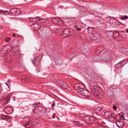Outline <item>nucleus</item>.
<instances>
[{
    "label": "nucleus",
    "mask_w": 128,
    "mask_h": 128,
    "mask_svg": "<svg viewBox=\"0 0 128 128\" xmlns=\"http://www.w3.org/2000/svg\"><path fill=\"white\" fill-rule=\"evenodd\" d=\"M111 115V117H112V118L114 115V114H110Z\"/></svg>",
    "instance_id": "39"
},
{
    "label": "nucleus",
    "mask_w": 128,
    "mask_h": 128,
    "mask_svg": "<svg viewBox=\"0 0 128 128\" xmlns=\"http://www.w3.org/2000/svg\"><path fill=\"white\" fill-rule=\"evenodd\" d=\"M77 29V30H78V31H80V30L81 29L80 28H77L76 27H75Z\"/></svg>",
    "instance_id": "40"
},
{
    "label": "nucleus",
    "mask_w": 128,
    "mask_h": 128,
    "mask_svg": "<svg viewBox=\"0 0 128 128\" xmlns=\"http://www.w3.org/2000/svg\"><path fill=\"white\" fill-rule=\"evenodd\" d=\"M42 108L40 106H38L34 110V112L37 115L46 117L48 116L47 112L44 109Z\"/></svg>",
    "instance_id": "2"
},
{
    "label": "nucleus",
    "mask_w": 128,
    "mask_h": 128,
    "mask_svg": "<svg viewBox=\"0 0 128 128\" xmlns=\"http://www.w3.org/2000/svg\"><path fill=\"white\" fill-rule=\"evenodd\" d=\"M122 51L125 53V54H128V49L127 48H122Z\"/></svg>",
    "instance_id": "19"
},
{
    "label": "nucleus",
    "mask_w": 128,
    "mask_h": 128,
    "mask_svg": "<svg viewBox=\"0 0 128 128\" xmlns=\"http://www.w3.org/2000/svg\"><path fill=\"white\" fill-rule=\"evenodd\" d=\"M10 38H9L7 37V38H6L5 39V40L6 41V42H8L10 40Z\"/></svg>",
    "instance_id": "31"
},
{
    "label": "nucleus",
    "mask_w": 128,
    "mask_h": 128,
    "mask_svg": "<svg viewBox=\"0 0 128 128\" xmlns=\"http://www.w3.org/2000/svg\"><path fill=\"white\" fill-rule=\"evenodd\" d=\"M39 124V122L38 120L36 118L32 119V126H36Z\"/></svg>",
    "instance_id": "10"
},
{
    "label": "nucleus",
    "mask_w": 128,
    "mask_h": 128,
    "mask_svg": "<svg viewBox=\"0 0 128 128\" xmlns=\"http://www.w3.org/2000/svg\"><path fill=\"white\" fill-rule=\"evenodd\" d=\"M119 116H120V114H119Z\"/></svg>",
    "instance_id": "55"
},
{
    "label": "nucleus",
    "mask_w": 128,
    "mask_h": 128,
    "mask_svg": "<svg viewBox=\"0 0 128 128\" xmlns=\"http://www.w3.org/2000/svg\"><path fill=\"white\" fill-rule=\"evenodd\" d=\"M2 28V26H0V28Z\"/></svg>",
    "instance_id": "52"
},
{
    "label": "nucleus",
    "mask_w": 128,
    "mask_h": 128,
    "mask_svg": "<svg viewBox=\"0 0 128 128\" xmlns=\"http://www.w3.org/2000/svg\"><path fill=\"white\" fill-rule=\"evenodd\" d=\"M58 126V125H56V126Z\"/></svg>",
    "instance_id": "54"
},
{
    "label": "nucleus",
    "mask_w": 128,
    "mask_h": 128,
    "mask_svg": "<svg viewBox=\"0 0 128 128\" xmlns=\"http://www.w3.org/2000/svg\"><path fill=\"white\" fill-rule=\"evenodd\" d=\"M73 58H70L71 59H72Z\"/></svg>",
    "instance_id": "53"
},
{
    "label": "nucleus",
    "mask_w": 128,
    "mask_h": 128,
    "mask_svg": "<svg viewBox=\"0 0 128 128\" xmlns=\"http://www.w3.org/2000/svg\"><path fill=\"white\" fill-rule=\"evenodd\" d=\"M0 12H3L4 13V12H3L1 10H0Z\"/></svg>",
    "instance_id": "45"
},
{
    "label": "nucleus",
    "mask_w": 128,
    "mask_h": 128,
    "mask_svg": "<svg viewBox=\"0 0 128 128\" xmlns=\"http://www.w3.org/2000/svg\"><path fill=\"white\" fill-rule=\"evenodd\" d=\"M126 32L127 33H128V29L127 30Z\"/></svg>",
    "instance_id": "49"
},
{
    "label": "nucleus",
    "mask_w": 128,
    "mask_h": 128,
    "mask_svg": "<svg viewBox=\"0 0 128 128\" xmlns=\"http://www.w3.org/2000/svg\"><path fill=\"white\" fill-rule=\"evenodd\" d=\"M1 118L2 119L5 120H7L8 121H10V119L9 118V117L8 116L6 115L2 116H1Z\"/></svg>",
    "instance_id": "13"
},
{
    "label": "nucleus",
    "mask_w": 128,
    "mask_h": 128,
    "mask_svg": "<svg viewBox=\"0 0 128 128\" xmlns=\"http://www.w3.org/2000/svg\"><path fill=\"white\" fill-rule=\"evenodd\" d=\"M14 11L15 12H16L17 13V14H18V11L19 12H20V10L18 9L17 10H15Z\"/></svg>",
    "instance_id": "36"
},
{
    "label": "nucleus",
    "mask_w": 128,
    "mask_h": 128,
    "mask_svg": "<svg viewBox=\"0 0 128 128\" xmlns=\"http://www.w3.org/2000/svg\"><path fill=\"white\" fill-rule=\"evenodd\" d=\"M10 97L8 96H3L0 100V101L2 103L3 105L7 104L9 102Z\"/></svg>",
    "instance_id": "5"
},
{
    "label": "nucleus",
    "mask_w": 128,
    "mask_h": 128,
    "mask_svg": "<svg viewBox=\"0 0 128 128\" xmlns=\"http://www.w3.org/2000/svg\"><path fill=\"white\" fill-rule=\"evenodd\" d=\"M99 37V34L98 33H94L90 35V38L93 40H95L98 39Z\"/></svg>",
    "instance_id": "7"
},
{
    "label": "nucleus",
    "mask_w": 128,
    "mask_h": 128,
    "mask_svg": "<svg viewBox=\"0 0 128 128\" xmlns=\"http://www.w3.org/2000/svg\"><path fill=\"white\" fill-rule=\"evenodd\" d=\"M58 85L60 87L67 90V89L68 87V86L62 80L58 82Z\"/></svg>",
    "instance_id": "4"
},
{
    "label": "nucleus",
    "mask_w": 128,
    "mask_h": 128,
    "mask_svg": "<svg viewBox=\"0 0 128 128\" xmlns=\"http://www.w3.org/2000/svg\"><path fill=\"white\" fill-rule=\"evenodd\" d=\"M113 108L115 110H116V109H117L116 106H113Z\"/></svg>",
    "instance_id": "38"
},
{
    "label": "nucleus",
    "mask_w": 128,
    "mask_h": 128,
    "mask_svg": "<svg viewBox=\"0 0 128 128\" xmlns=\"http://www.w3.org/2000/svg\"><path fill=\"white\" fill-rule=\"evenodd\" d=\"M102 49H100V48H96V52L100 54L102 52Z\"/></svg>",
    "instance_id": "22"
},
{
    "label": "nucleus",
    "mask_w": 128,
    "mask_h": 128,
    "mask_svg": "<svg viewBox=\"0 0 128 128\" xmlns=\"http://www.w3.org/2000/svg\"><path fill=\"white\" fill-rule=\"evenodd\" d=\"M5 12H7V11H5Z\"/></svg>",
    "instance_id": "56"
},
{
    "label": "nucleus",
    "mask_w": 128,
    "mask_h": 128,
    "mask_svg": "<svg viewBox=\"0 0 128 128\" xmlns=\"http://www.w3.org/2000/svg\"><path fill=\"white\" fill-rule=\"evenodd\" d=\"M90 116L88 115L85 116L84 118V122H88Z\"/></svg>",
    "instance_id": "16"
},
{
    "label": "nucleus",
    "mask_w": 128,
    "mask_h": 128,
    "mask_svg": "<svg viewBox=\"0 0 128 128\" xmlns=\"http://www.w3.org/2000/svg\"><path fill=\"white\" fill-rule=\"evenodd\" d=\"M123 64H124V62H123Z\"/></svg>",
    "instance_id": "50"
},
{
    "label": "nucleus",
    "mask_w": 128,
    "mask_h": 128,
    "mask_svg": "<svg viewBox=\"0 0 128 128\" xmlns=\"http://www.w3.org/2000/svg\"><path fill=\"white\" fill-rule=\"evenodd\" d=\"M102 125H104L105 124V123L104 122H102Z\"/></svg>",
    "instance_id": "43"
},
{
    "label": "nucleus",
    "mask_w": 128,
    "mask_h": 128,
    "mask_svg": "<svg viewBox=\"0 0 128 128\" xmlns=\"http://www.w3.org/2000/svg\"><path fill=\"white\" fill-rule=\"evenodd\" d=\"M105 114L106 115L108 116V118L109 119H111L112 118V117H111V116L110 114L109 113L107 112H106Z\"/></svg>",
    "instance_id": "23"
},
{
    "label": "nucleus",
    "mask_w": 128,
    "mask_h": 128,
    "mask_svg": "<svg viewBox=\"0 0 128 128\" xmlns=\"http://www.w3.org/2000/svg\"><path fill=\"white\" fill-rule=\"evenodd\" d=\"M38 28H40L41 26H40V25H38Z\"/></svg>",
    "instance_id": "44"
},
{
    "label": "nucleus",
    "mask_w": 128,
    "mask_h": 128,
    "mask_svg": "<svg viewBox=\"0 0 128 128\" xmlns=\"http://www.w3.org/2000/svg\"><path fill=\"white\" fill-rule=\"evenodd\" d=\"M41 18H40V17L38 16L35 18L34 19L36 20V22L37 21L38 22L39 21H41Z\"/></svg>",
    "instance_id": "24"
},
{
    "label": "nucleus",
    "mask_w": 128,
    "mask_h": 128,
    "mask_svg": "<svg viewBox=\"0 0 128 128\" xmlns=\"http://www.w3.org/2000/svg\"><path fill=\"white\" fill-rule=\"evenodd\" d=\"M116 125L119 128H122L124 126L125 123L122 121H118L116 122Z\"/></svg>",
    "instance_id": "9"
},
{
    "label": "nucleus",
    "mask_w": 128,
    "mask_h": 128,
    "mask_svg": "<svg viewBox=\"0 0 128 128\" xmlns=\"http://www.w3.org/2000/svg\"><path fill=\"white\" fill-rule=\"evenodd\" d=\"M12 36H13L14 37H15L16 36V35L15 33H13L12 34Z\"/></svg>",
    "instance_id": "41"
},
{
    "label": "nucleus",
    "mask_w": 128,
    "mask_h": 128,
    "mask_svg": "<svg viewBox=\"0 0 128 128\" xmlns=\"http://www.w3.org/2000/svg\"><path fill=\"white\" fill-rule=\"evenodd\" d=\"M119 35V33L118 32H114L113 33V37L116 38L118 37Z\"/></svg>",
    "instance_id": "21"
},
{
    "label": "nucleus",
    "mask_w": 128,
    "mask_h": 128,
    "mask_svg": "<svg viewBox=\"0 0 128 128\" xmlns=\"http://www.w3.org/2000/svg\"><path fill=\"white\" fill-rule=\"evenodd\" d=\"M91 90L94 96L98 98H101L103 97L104 94L103 91L98 86H92Z\"/></svg>",
    "instance_id": "1"
},
{
    "label": "nucleus",
    "mask_w": 128,
    "mask_h": 128,
    "mask_svg": "<svg viewBox=\"0 0 128 128\" xmlns=\"http://www.w3.org/2000/svg\"><path fill=\"white\" fill-rule=\"evenodd\" d=\"M34 18H30L29 19L30 20L31 22H36V20H34Z\"/></svg>",
    "instance_id": "30"
},
{
    "label": "nucleus",
    "mask_w": 128,
    "mask_h": 128,
    "mask_svg": "<svg viewBox=\"0 0 128 128\" xmlns=\"http://www.w3.org/2000/svg\"><path fill=\"white\" fill-rule=\"evenodd\" d=\"M56 118H58V120H59V118H58V117H57Z\"/></svg>",
    "instance_id": "47"
},
{
    "label": "nucleus",
    "mask_w": 128,
    "mask_h": 128,
    "mask_svg": "<svg viewBox=\"0 0 128 128\" xmlns=\"http://www.w3.org/2000/svg\"><path fill=\"white\" fill-rule=\"evenodd\" d=\"M36 60L35 59L33 61V63L34 64H38V62H37V63H36Z\"/></svg>",
    "instance_id": "33"
},
{
    "label": "nucleus",
    "mask_w": 128,
    "mask_h": 128,
    "mask_svg": "<svg viewBox=\"0 0 128 128\" xmlns=\"http://www.w3.org/2000/svg\"><path fill=\"white\" fill-rule=\"evenodd\" d=\"M30 124L28 122H27L24 125V127L26 128V127H28L29 126V125Z\"/></svg>",
    "instance_id": "29"
},
{
    "label": "nucleus",
    "mask_w": 128,
    "mask_h": 128,
    "mask_svg": "<svg viewBox=\"0 0 128 128\" xmlns=\"http://www.w3.org/2000/svg\"><path fill=\"white\" fill-rule=\"evenodd\" d=\"M71 32L70 30L68 28L64 29L62 32L63 34L65 35V36H68L71 35Z\"/></svg>",
    "instance_id": "8"
},
{
    "label": "nucleus",
    "mask_w": 128,
    "mask_h": 128,
    "mask_svg": "<svg viewBox=\"0 0 128 128\" xmlns=\"http://www.w3.org/2000/svg\"><path fill=\"white\" fill-rule=\"evenodd\" d=\"M74 86L75 87L77 88H80L78 89L79 90L82 89V88L84 87V86L80 84H76L74 85Z\"/></svg>",
    "instance_id": "15"
},
{
    "label": "nucleus",
    "mask_w": 128,
    "mask_h": 128,
    "mask_svg": "<svg viewBox=\"0 0 128 128\" xmlns=\"http://www.w3.org/2000/svg\"><path fill=\"white\" fill-rule=\"evenodd\" d=\"M6 85H7V86H8V84H7L6 83Z\"/></svg>",
    "instance_id": "51"
},
{
    "label": "nucleus",
    "mask_w": 128,
    "mask_h": 128,
    "mask_svg": "<svg viewBox=\"0 0 128 128\" xmlns=\"http://www.w3.org/2000/svg\"><path fill=\"white\" fill-rule=\"evenodd\" d=\"M123 62L121 61L118 63L116 66V67L117 68H121L124 65V64H122Z\"/></svg>",
    "instance_id": "17"
},
{
    "label": "nucleus",
    "mask_w": 128,
    "mask_h": 128,
    "mask_svg": "<svg viewBox=\"0 0 128 128\" xmlns=\"http://www.w3.org/2000/svg\"><path fill=\"white\" fill-rule=\"evenodd\" d=\"M120 118L122 120H124V116L123 115H121L120 116Z\"/></svg>",
    "instance_id": "34"
},
{
    "label": "nucleus",
    "mask_w": 128,
    "mask_h": 128,
    "mask_svg": "<svg viewBox=\"0 0 128 128\" xmlns=\"http://www.w3.org/2000/svg\"><path fill=\"white\" fill-rule=\"evenodd\" d=\"M121 19L123 20L124 19H128V17L126 16H125L124 17H121Z\"/></svg>",
    "instance_id": "27"
},
{
    "label": "nucleus",
    "mask_w": 128,
    "mask_h": 128,
    "mask_svg": "<svg viewBox=\"0 0 128 128\" xmlns=\"http://www.w3.org/2000/svg\"><path fill=\"white\" fill-rule=\"evenodd\" d=\"M122 62H124V64H126L128 62L127 60H124L123 61H122Z\"/></svg>",
    "instance_id": "35"
},
{
    "label": "nucleus",
    "mask_w": 128,
    "mask_h": 128,
    "mask_svg": "<svg viewBox=\"0 0 128 128\" xmlns=\"http://www.w3.org/2000/svg\"><path fill=\"white\" fill-rule=\"evenodd\" d=\"M74 124L78 126H81L82 124L80 123L79 122L77 121H75Z\"/></svg>",
    "instance_id": "25"
},
{
    "label": "nucleus",
    "mask_w": 128,
    "mask_h": 128,
    "mask_svg": "<svg viewBox=\"0 0 128 128\" xmlns=\"http://www.w3.org/2000/svg\"><path fill=\"white\" fill-rule=\"evenodd\" d=\"M52 21L54 24H60L59 23L60 22V20L57 18H54L52 19Z\"/></svg>",
    "instance_id": "11"
},
{
    "label": "nucleus",
    "mask_w": 128,
    "mask_h": 128,
    "mask_svg": "<svg viewBox=\"0 0 128 128\" xmlns=\"http://www.w3.org/2000/svg\"><path fill=\"white\" fill-rule=\"evenodd\" d=\"M47 21V20L45 19H44L43 18H41V22L42 23H44L46 22Z\"/></svg>",
    "instance_id": "28"
},
{
    "label": "nucleus",
    "mask_w": 128,
    "mask_h": 128,
    "mask_svg": "<svg viewBox=\"0 0 128 128\" xmlns=\"http://www.w3.org/2000/svg\"><path fill=\"white\" fill-rule=\"evenodd\" d=\"M56 104H58V102L57 101L56 102L54 101L52 103V108H53L55 106V105Z\"/></svg>",
    "instance_id": "26"
},
{
    "label": "nucleus",
    "mask_w": 128,
    "mask_h": 128,
    "mask_svg": "<svg viewBox=\"0 0 128 128\" xmlns=\"http://www.w3.org/2000/svg\"><path fill=\"white\" fill-rule=\"evenodd\" d=\"M112 56V55L110 56V55H107L103 57L102 59L104 61H108L111 60V58Z\"/></svg>",
    "instance_id": "12"
},
{
    "label": "nucleus",
    "mask_w": 128,
    "mask_h": 128,
    "mask_svg": "<svg viewBox=\"0 0 128 128\" xmlns=\"http://www.w3.org/2000/svg\"><path fill=\"white\" fill-rule=\"evenodd\" d=\"M102 106L99 104L94 108V110L96 113H99L102 110Z\"/></svg>",
    "instance_id": "6"
},
{
    "label": "nucleus",
    "mask_w": 128,
    "mask_h": 128,
    "mask_svg": "<svg viewBox=\"0 0 128 128\" xmlns=\"http://www.w3.org/2000/svg\"><path fill=\"white\" fill-rule=\"evenodd\" d=\"M26 128H31L29 127V126H28V127L26 126Z\"/></svg>",
    "instance_id": "46"
},
{
    "label": "nucleus",
    "mask_w": 128,
    "mask_h": 128,
    "mask_svg": "<svg viewBox=\"0 0 128 128\" xmlns=\"http://www.w3.org/2000/svg\"><path fill=\"white\" fill-rule=\"evenodd\" d=\"M78 93L86 98H89L90 96V93L86 90H79Z\"/></svg>",
    "instance_id": "3"
},
{
    "label": "nucleus",
    "mask_w": 128,
    "mask_h": 128,
    "mask_svg": "<svg viewBox=\"0 0 128 128\" xmlns=\"http://www.w3.org/2000/svg\"><path fill=\"white\" fill-rule=\"evenodd\" d=\"M12 110V108L10 106H7L4 109V111L6 113V111H10Z\"/></svg>",
    "instance_id": "14"
},
{
    "label": "nucleus",
    "mask_w": 128,
    "mask_h": 128,
    "mask_svg": "<svg viewBox=\"0 0 128 128\" xmlns=\"http://www.w3.org/2000/svg\"><path fill=\"white\" fill-rule=\"evenodd\" d=\"M42 112V113H41V114H44V112Z\"/></svg>",
    "instance_id": "48"
},
{
    "label": "nucleus",
    "mask_w": 128,
    "mask_h": 128,
    "mask_svg": "<svg viewBox=\"0 0 128 128\" xmlns=\"http://www.w3.org/2000/svg\"><path fill=\"white\" fill-rule=\"evenodd\" d=\"M92 30V29L91 28H87V30L88 32H91Z\"/></svg>",
    "instance_id": "32"
},
{
    "label": "nucleus",
    "mask_w": 128,
    "mask_h": 128,
    "mask_svg": "<svg viewBox=\"0 0 128 128\" xmlns=\"http://www.w3.org/2000/svg\"><path fill=\"white\" fill-rule=\"evenodd\" d=\"M56 115L55 114H54L52 116L53 118H54V116Z\"/></svg>",
    "instance_id": "42"
},
{
    "label": "nucleus",
    "mask_w": 128,
    "mask_h": 128,
    "mask_svg": "<svg viewBox=\"0 0 128 128\" xmlns=\"http://www.w3.org/2000/svg\"><path fill=\"white\" fill-rule=\"evenodd\" d=\"M94 120L95 119L92 116H90L88 123L89 124L92 123L94 122Z\"/></svg>",
    "instance_id": "18"
},
{
    "label": "nucleus",
    "mask_w": 128,
    "mask_h": 128,
    "mask_svg": "<svg viewBox=\"0 0 128 128\" xmlns=\"http://www.w3.org/2000/svg\"><path fill=\"white\" fill-rule=\"evenodd\" d=\"M28 81V78L25 76H23L22 77V82H26Z\"/></svg>",
    "instance_id": "20"
},
{
    "label": "nucleus",
    "mask_w": 128,
    "mask_h": 128,
    "mask_svg": "<svg viewBox=\"0 0 128 128\" xmlns=\"http://www.w3.org/2000/svg\"><path fill=\"white\" fill-rule=\"evenodd\" d=\"M2 91V87L0 86V93Z\"/></svg>",
    "instance_id": "37"
}]
</instances>
